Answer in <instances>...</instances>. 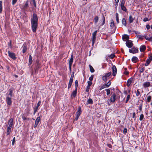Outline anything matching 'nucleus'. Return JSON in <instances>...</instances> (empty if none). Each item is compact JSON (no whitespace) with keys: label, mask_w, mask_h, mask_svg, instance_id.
Here are the masks:
<instances>
[{"label":"nucleus","mask_w":152,"mask_h":152,"mask_svg":"<svg viewBox=\"0 0 152 152\" xmlns=\"http://www.w3.org/2000/svg\"><path fill=\"white\" fill-rule=\"evenodd\" d=\"M31 22L32 31L35 33L36 31L38 24V17L37 14L35 13L33 14L31 19Z\"/></svg>","instance_id":"nucleus-1"},{"label":"nucleus","mask_w":152,"mask_h":152,"mask_svg":"<svg viewBox=\"0 0 152 152\" xmlns=\"http://www.w3.org/2000/svg\"><path fill=\"white\" fill-rule=\"evenodd\" d=\"M14 91V88H11L9 90V93L6 94L7 96L6 98V102L8 107L10 106L12 104V98L13 96V93Z\"/></svg>","instance_id":"nucleus-2"},{"label":"nucleus","mask_w":152,"mask_h":152,"mask_svg":"<svg viewBox=\"0 0 152 152\" xmlns=\"http://www.w3.org/2000/svg\"><path fill=\"white\" fill-rule=\"evenodd\" d=\"M116 94L117 93H115V92H111V96L110 98V101L111 102L114 103L115 102L116 99Z\"/></svg>","instance_id":"nucleus-3"},{"label":"nucleus","mask_w":152,"mask_h":152,"mask_svg":"<svg viewBox=\"0 0 152 152\" xmlns=\"http://www.w3.org/2000/svg\"><path fill=\"white\" fill-rule=\"evenodd\" d=\"M82 113L81 108L80 107H78V110L76 113V117L75 118L76 121H77L78 119V118L79 117L80 114Z\"/></svg>","instance_id":"nucleus-4"},{"label":"nucleus","mask_w":152,"mask_h":152,"mask_svg":"<svg viewBox=\"0 0 152 152\" xmlns=\"http://www.w3.org/2000/svg\"><path fill=\"white\" fill-rule=\"evenodd\" d=\"M8 53L9 56L13 60H16L17 58V57H16L14 53L11 52L10 51H8Z\"/></svg>","instance_id":"nucleus-5"},{"label":"nucleus","mask_w":152,"mask_h":152,"mask_svg":"<svg viewBox=\"0 0 152 152\" xmlns=\"http://www.w3.org/2000/svg\"><path fill=\"white\" fill-rule=\"evenodd\" d=\"M129 51L130 53L134 54L137 53L139 51V50L138 48L134 47L132 48L131 49H129Z\"/></svg>","instance_id":"nucleus-6"},{"label":"nucleus","mask_w":152,"mask_h":152,"mask_svg":"<svg viewBox=\"0 0 152 152\" xmlns=\"http://www.w3.org/2000/svg\"><path fill=\"white\" fill-rule=\"evenodd\" d=\"M28 0H27L25 2V3L22 6V8L23 10L24 11H26L27 9L29 7L28 5Z\"/></svg>","instance_id":"nucleus-7"},{"label":"nucleus","mask_w":152,"mask_h":152,"mask_svg":"<svg viewBox=\"0 0 152 152\" xmlns=\"http://www.w3.org/2000/svg\"><path fill=\"white\" fill-rule=\"evenodd\" d=\"M126 44V46L129 48L132 47L133 45V43L130 40H127Z\"/></svg>","instance_id":"nucleus-8"},{"label":"nucleus","mask_w":152,"mask_h":152,"mask_svg":"<svg viewBox=\"0 0 152 152\" xmlns=\"http://www.w3.org/2000/svg\"><path fill=\"white\" fill-rule=\"evenodd\" d=\"M113 71L112 75L113 76H115L116 75L117 72V69L115 65H113L112 67Z\"/></svg>","instance_id":"nucleus-9"},{"label":"nucleus","mask_w":152,"mask_h":152,"mask_svg":"<svg viewBox=\"0 0 152 152\" xmlns=\"http://www.w3.org/2000/svg\"><path fill=\"white\" fill-rule=\"evenodd\" d=\"M151 86L150 83L148 81H146L144 82L142 86L145 88L149 87Z\"/></svg>","instance_id":"nucleus-10"},{"label":"nucleus","mask_w":152,"mask_h":152,"mask_svg":"<svg viewBox=\"0 0 152 152\" xmlns=\"http://www.w3.org/2000/svg\"><path fill=\"white\" fill-rule=\"evenodd\" d=\"M22 48H23L22 53H24L26 52L28 49L27 45L26 43H24Z\"/></svg>","instance_id":"nucleus-11"},{"label":"nucleus","mask_w":152,"mask_h":152,"mask_svg":"<svg viewBox=\"0 0 152 152\" xmlns=\"http://www.w3.org/2000/svg\"><path fill=\"white\" fill-rule=\"evenodd\" d=\"M77 89L75 88V90L73 91L71 94V97L72 99L75 98L77 95Z\"/></svg>","instance_id":"nucleus-12"},{"label":"nucleus","mask_w":152,"mask_h":152,"mask_svg":"<svg viewBox=\"0 0 152 152\" xmlns=\"http://www.w3.org/2000/svg\"><path fill=\"white\" fill-rule=\"evenodd\" d=\"M134 79V78L133 77H131L128 80L127 84V86L128 87H129L131 86Z\"/></svg>","instance_id":"nucleus-13"},{"label":"nucleus","mask_w":152,"mask_h":152,"mask_svg":"<svg viewBox=\"0 0 152 152\" xmlns=\"http://www.w3.org/2000/svg\"><path fill=\"white\" fill-rule=\"evenodd\" d=\"M41 118L40 117L37 118L35 121L34 127L35 128L37 127L38 125L39 122L40 121Z\"/></svg>","instance_id":"nucleus-14"},{"label":"nucleus","mask_w":152,"mask_h":152,"mask_svg":"<svg viewBox=\"0 0 152 152\" xmlns=\"http://www.w3.org/2000/svg\"><path fill=\"white\" fill-rule=\"evenodd\" d=\"M13 119L12 118H10L9 120L8 121V125H9L8 126L13 127Z\"/></svg>","instance_id":"nucleus-15"},{"label":"nucleus","mask_w":152,"mask_h":152,"mask_svg":"<svg viewBox=\"0 0 152 152\" xmlns=\"http://www.w3.org/2000/svg\"><path fill=\"white\" fill-rule=\"evenodd\" d=\"M12 127L7 126L6 130V134L7 136L9 135L11 132V129Z\"/></svg>","instance_id":"nucleus-16"},{"label":"nucleus","mask_w":152,"mask_h":152,"mask_svg":"<svg viewBox=\"0 0 152 152\" xmlns=\"http://www.w3.org/2000/svg\"><path fill=\"white\" fill-rule=\"evenodd\" d=\"M132 61L134 63H136L139 61V60L137 57L134 56L132 58Z\"/></svg>","instance_id":"nucleus-17"},{"label":"nucleus","mask_w":152,"mask_h":152,"mask_svg":"<svg viewBox=\"0 0 152 152\" xmlns=\"http://www.w3.org/2000/svg\"><path fill=\"white\" fill-rule=\"evenodd\" d=\"M152 99V97L151 95L146 96V102L148 103H149L151 102Z\"/></svg>","instance_id":"nucleus-18"},{"label":"nucleus","mask_w":152,"mask_h":152,"mask_svg":"<svg viewBox=\"0 0 152 152\" xmlns=\"http://www.w3.org/2000/svg\"><path fill=\"white\" fill-rule=\"evenodd\" d=\"M140 50L141 52L144 51L146 50V46L145 45H142L140 47Z\"/></svg>","instance_id":"nucleus-19"},{"label":"nucleus","mask_w":152,"mask_h":152,"mask_svg":"<svg viewBox=\"0 0 152 152\" xmlns=\"http://www.w3.org/2000/svg\"><path fill=\"white\" fill-rule=\"evenodd\" d=\"M41 68V66L40 64L38 62H37V65L36 66V68L35 69V72L36 73L38 71V69Z\"/></svg>","instance_id":"nucleus-20"},{"label":"nucleus","mask_w":152,"mask_h":152,"mask_svg":"<svg viewBox=\"0 0 152 152\" xmlns=\"http://www.w3.org/2000/svg\"><path fill=\"white\" fill-rule=\"evenodd\" d=\"M122 39L124 41H125V40H128L129 39V37L128 35L124 34L122 36Z\"/></svg>","instance_id":"nucleus-21"},{"label":"nucleus","mask_w":152,"mask_h":152,"mask_svg":"<svg viewBox=\"0 0 152 152\" xmlns=\"http://www.w3.org/2000/svg\"><path fill=\"white\" fill-rule=\"evenodd\" d=\"M111 29H113L115 26V25L113 20H111V22L110 23Z\"/></svg>","instance_id":"nucleus-22"},{"label":"nucleus","mask_w":152,"mask_h":152,"mask_svg":"<svg viewBox=\"0 0 152 152\" xmlns=\"http://www.w3.org/2000/svg\"><path fill=\"white\" fill-rule=\"evenodd\" d=\"M102 22L101 24L100 25V26H103L105 23V17L104 15H103L102 16Z\"/></svg>","instance_id":"nucleus-23"},{"label":"nucleus","mask_w":152,"mask_h":152,"mask_svg":"<svg viewBox=\"0 0 152 152\" xmlns=\"http://www.w3.org/2000/svg\"><path fill=\"white\" fill-rule=\"evenodd\" d=\"M135 93H136V96H141V94H140L139 91V89H138L137 90V91H135Z\"/></svg>","instance_id":"nucleus-24"},{"label":"nucleus","mask_w":152,"mask_h":152,"mask_svg":"<svg viewBox=\"0 0 152 152\" xmlns=\"http://www.w3.org/2000/svg\"><path fill=\"white\" fill-rule=\"evenodd\" d=\"M29 65H31L32 62V57L31 55H30L28 59Z\"/></svg>","instance_id":"nucleus-25"},{"label":"nucleus","mask_w":152,"mask_h":152,"mask_svg":"<svg viewBox=\"0 0 152 152\" xmlns=\"http://www.w3.org/2000/svg\"><path fill=\"white\" fill-rule=\"evenodd\" d=\"M73 62V55L71 56V58L69 60V65H72Z\"/></svg>","instance_id":"nucleus-26"},{"label":"nucleus","mask_w":152,"mask_h":152,"mask_svg":"<svg viewBox=\"0 0 152 152\" xmlns=\"http://www.w3.org/2000/svg\"><path fill=\"white\" fill-rule=\"evenodd\" d=\"M151 61L149 60V59L148 58L147 60H146V62L145 63V66H148L150 64L151 62Z\"/></svg>","instance_id":"nucleus-27"},{"label":"nucleus","mask_w":152,"mask_h":152,"mask_svg":"<svg viewBox=\"0 0 152 152\" xmlns=\"http://www.w3.org/2000/svg\"><path fill=\"white\" fill-rule=\"evenodd\" d=\"M122 24L125 26H126V19L125 18H123L122 20Z\"/></svg>","instance_id":"nucleus-28"},{"label":"nucleus","mask_w":152,"mask_h":152,"mask_svg":"<svg viewBox=\"0 0 152 152\" xmlns=\"http://www.w3.org/2000/svg\"><path fill=\"white\" fill-rule=\"evenodd\" d=\"M97 32V31H96L93 33L92 39H96V36Z\"/></svg>","instance_id":"nucleus-29"},{"label":"nucleus","mask_w":152,"mask_h":152,"mask_svg":"<svg viewBox=\"0 0 152 152\" xmlns=\"http://www.w3.org/2000/svg\"><path fill=\"white\" fill-rule=\"evenodd\" d=\"M94 23L95 24H96L98 22L99 20V17L98 16H96L94 18Z\"/></svg>","instance_id":"nucleus-30"},{"label":"nucleus","mask_w":152,"mask_h":152,"mask_svg":"<svg viewBox=\"0 0 152 152\" xmlns=\"http://www.w3.org/2000/svg\"><path fill=\"white\" fill-rule=\"evenodd\" d=\"M134 18H132V16L131 15H130L129 17V23H132L134 20Z\"/></svg>","instance_id":"nucleus-31"},{"label":"nucleus","mask_w":152,"mask_h":152,"mask_svg":"<svg viewBox=\"0 0 152 152\" xmlns=\"http://www.w3.org/2000/svg\"><path fill=\"white\" fill-rule=\"evenodd\" d=\"M89 66L90 68V72L92 73L94 72L95 71V70L93 67L91 65L89 64Z\"/></svg>","instance_id":"nucleus-32"},{"label":"nucleus","mask_w":152,"mask_h":152,"mask_svg":"<svg viewBox=\"0 0 152 152\" xmlns=\"http://www.w3.org/2000/svg\"><path fill=\"white\" fill-rule=\"evenodd\" d=\"M21 115H22V118L23 120H29L30 119V118H29L26 117L24 114H23Z\"/></svg>","instance_id":"nucleus-33"},{"label":"nucleus","mask_w":152,"mask_h":152,"mask_svg":"<svg viewBox=\"0 0 152 152\" xmlns=\"http://www.w3.org/2000/svg\"><path fill=\"white\" fill-rule=\"evenodd\" d=\"M115 16H116V22L117 23H119V17L118 15V13H116L115 14Z\"/></svg>","instance_id":"nucleus-34"},{"label":"nucleus","mask_w":152,"mask_h":152,"mask_svg":"<svg viewBox=\"0 0 152 152\" xmlns=\"http://www.w3.org/2000/svg\"><path fill=\"white\" fill-rule=\"evenodd\" d=\"M87 102L89 104H92L93 103V102L92 99L91 98H89L87 101Z\"/></svg>","instance_id":"nucleus-35"},{"label":"nucleus","mask_w":152,"mask_h":152,"mask_svg":"<svg viewBox=\"0 0 152 152\" xmlns=\"http://www.w3.org/2000/svg\"><path fill=\"white\" fill-rule=\"evenodd\" d=\"M105 91H106L107 92V95H108L110 93V88L106 89L105 90Z\"/></svg>","instance_id":"nucleus-36"},{"label":"nucleus","mask_w":152,"mask_h":152,"mask_svg":"<svg viewBox=\"0 0 152 152\" xmlns=\"http://www.w3.org/2000/svg\"><path fill=\"white\" fill-rule=\"evenodd\" d=\"M2 2L1 1H0V13L2 12Z\"/></svg>","instance_id":"nucleus-37"},{"label":"nucleus","mask_w":152,"mask_h":152,"mask_svg":"<svg viewBox=\"0 0 152 152\" xmlns=\"http://www.w3.org/2000/svg\"><path fill=\"white\" fill-rule=\"evenodd\" d=\"M102 79L105 82H106L107 80V77H106L105 75H104L102 76Z\"/></svg>","instance_id":"nucleus-38"},{"label":"nucleus","mask_w":152,"mask_h":152,"mask_svg":"<svg viewBox=\"0 0 152 152\" xmlns=\"http://www.w3.org/2000/svg\"><path fill=\"white\" fill-rule=\"evenodd\" d=\"M144 115L143 114H141L140 115V118H139V120L140 121H142L143 120V119H144Z\"/></svg>","instance_id":"nucleus-39"},{"label":"nucleus","mask_w":152,"mask_h":152,"mask_svg":"<svg viewBox=\"0 0 152 152\" xmlns=\"http://www.w3.org/2000/svg\"><path fill=\"white\" fill-rule=\"evenodd\" d=\"M130 94L128 95L126 98V100L125 101V103H126L128 102V101L129 100L130 98Z\"/></svg>","instance_id":"nucleus-40"},{"label":"nucleus","mask_w":152,"mask_h":152,"mask_svg":"<svg viewBox=\"0 0 152 152\" xmlns=\"http://www.w3.org/2000/svg\"><path fill=\"white\" fill-rule=\"evenodd\" d=\"M8 46H9L10 48H12V40H10L9 42L8 43Z\"/></svg>","instance_id":"nucleus-41"},{"label":"nucleus","mask_w":152,"mask_h":152,"mask_svg":"<svg viewBox=\"0 0 152 152\" xmlns=\"http://www.w3.org/2000/svg\"><path fill=\"white\" fill-rule=\"evenodd\" d=\"M75 88L77 89L78 86V81L77 80H76L75 81Z\"/></svg>","instance_id":"nucleus-42"},{"label":"nucleus","mask_w":152,"mask_h":152,"mask_svg":"<svg viewBox=\"0 0 152 152\" xmlns=\"http://www.w3.org/2000/svg\"><path fill=\"white\" fill-rule=\"evenodd\" d=\"M115 56V55L114 53L111 54L110 56H108V57H109L111 59L113 58Z\"/></svg>","instance_id":"nucleus-43"},{"label":"nucleus","mask_w":152,"mask_h":152,"mask_svg":"<svg viewBox=\"0 0 152 152\" xmlns=\"http://www.w3.org/2000/svg\"><path fill=\"white\" fill-rule=\"evenodd\" d=\"M137 37L139 39H142L144 38V36H142L141 35H138L137 36Z\"/></svg>","instance_id":"nucleus-44"},{"label":"nucleus","mask_w":152,"mask_h":152,"mask_svg":"<svg viewBox=\"0 0 152 152\" xmlns=\"http://www.w3.org/2000/svg\"><path fill=\"white\" fill-rule=\"evenodd\" d=\"M121 10H123L125 12H126L127 9L125 6H122V7H121Z\"/></svg>","instance_id":"nucleus-45"},{"label":"nucleus","mask_w":152,"mask_h":152,"mask_svg":"<svg viewBox=\"0 0 152 152\" xmlns=\"http://www.w3.org/2000/svg\"><path fill=\"white\" fill-rule=\"evenodd\" d=\"M145 70V67L142 66V67L140 70V73L143 72Z\"/></svg>","instance_id":"nucleus-46"},{"label":"nucleus","mask_w":152,"mask_h":152,"mask_svg":"<svg viewBox=\"0 0 152 152\" xmlns=\"http://www.w3.org/2000/svg\"><path fill=\"white\" fill-rule=\"evenodd\" d=\"M15 141H16L15 140V137H13V139L12 143V146L14 145V144L15 143Z\"/></svg>","instance_id":"nucleus-47"},{"label":"nucleus","mask_w":152,"mask_h":152,"mask_svg":"<svg viewBox=\"0 0 152 152\" xmlns=\"http://www.w3.org/2000/svg\"><path fill=\"white\" fill-rule=\"evenodd\" d=\"M125 3V1L124 0H122V1H121V7H122V6H124V3Z\"/></svg>","instance_id":"nucleus-48"},{"label":"nucleus","mask_w":152,"mask_h":152,"mask_svg":"<svg viewBox=\"0 0 152 152\" xmlns=\"http://www.w3.org/2000/svg\"><path fill=\"white\" fill-rule=\"evenodd\" d=\"M88 85L87 86L90 87V86L92 84V82L91 81H88L87 82Z\"/></svg>","instance_id":"nucleus-49"},{"label":"nucleus","mask_w":152,"mask_h":152,"mask_svg":"<svg viewBox=\"0 0 152 152\" xmlns=\"http://www.w3.org/2000/svg\"><path fill=\"white\" fill-rule=\"evenodd\" d=\"M142 103H141L139 107V109L140 111H142Z\"/></svg>","instance_id":"nucleus-50"},{"label":"nucleus","mask_w":152,"mask_h":152,"mask_svg":"<svg viewBox=\"0 0 152 152\" xmlns=\"http://www.w3.org/2000/svg\"><path fill=\"white\" fill-rule=\"evenodd\" d=\"M111 82L110 81H109L107 83H106V86H107V87H109L111 85Z\"/></svg>","instance_id":"nucleus-51"},{"label":"nucleus","mask_w":152,"mask_h":152,"mask_svg":"<svg viewBox=\"0 0 152 152\" xmlns=\"http://www.w3.org/2000/svg\"><path fill=\"white\" fill-rule=\"evenodd\" d=\"M94 75H91V76L89 77V81H92L93 79Z\"/></svg>","instance_id":"nucleus-52"},{"label":"nucleus","mask_w":152,"mask_h":152,"mask_svg":"<svg viewBox=\"0 0 152 152\" xmlns=\"http://www.w3.org/2000/svg\"><path fill=\"white\" fill-rule=\"evenodd\" d=\"M111 74V72H109L105 74V75L106 77H110Z\"/></svg>","instance_id":"nucleus-53"},{"label":"nucleus","mask_w":152,"mask_h":152,"mask_svg":"<svg viewBox=\"0 0 152 152\" xmlns=\"http://www.w3.org/2000/svg\"><path fill=\"white\" fill-rule=\"evenodd\" d=\"M144 38L147 40L150 41V37L149 38L147 35H144Z\"/></svg>","instance_id":"nucleus-54"},{"label":"nucleus","mask_w":152,"mask_h":152,"mask_svg":"<svg viewBox=\"0 0 152 152\" xmlns=\"http://www.w3.org/2000/svg\"><path fill=\"white\" fill-rule=\"evenodd\" d=\"M127 128H125L123 130V133L124 134H126L127 133Z\"/></svg>","instance_id":"nucleus-55"},{"label":"nucleus","mask_w":152,"mask_h":152,"mask_svg":"<svg viewBox=\"0 0 152 152\" xmlns=\"http://www.w3.org/2000/svg\"><path fill=\"white\" fill-rule=\"evenodd\" d=\"M90 88V87L87 86H86V92H88L89 91V89Z\"/></svg>","instance_id":"nucleus-56"},{"label":"nucleus","mask_w":152,"mask_h":152,"mask_svg":"<svg viewBox=\"0 0 152 152\" xmlns=\"http://www.w3.org/2000/svg\"><path fill=\"white\" fill-rule=\"evenodd\" d=\"M32 0L33 4H34V7H37L36 3V2L35 0Z\"/></svg>","instance_id":"nucleus-57"},{"label":"nucleus","mask_w":152,"mask_h":152,"mask_svg":"<svg viewBox=\"0 0 152 152\" xmlns=\"http://www.w3.org/2000/svg\"><path fill=\"white\" fill-rule=\"evenodd\" d=\"M34 111L33 113V115H34L36 113V112H37L38 109H36V108H35V107H34Z\"/></svg>","instance_id":"nucleus-58"},{"label":"nucleus","mask_w":152,"mask_h":152,"mask_svg":"<svg viewBox=\"0 0 152 152\" xmlns=\"http://www.w3.org/2000/svg\"><path fill=\"white\" fill-rule=\"evenodd\" d=\"M17 0H12V4L14 5L17 2Z\"/></svg>","instance_id":"nucleus-59"},{"label":"nucleus","mask_w":152,"mask_h":152,"mask_svg":"<svg viewBox=\"0 0 152 152\" xmlns=\"http://www.w3.org/2000/svg\"><path fill=\"white\" fill-rule=\"evenodd\" d=\"M148 58L151 61H152V54L150 55H149V57Z\"/></svg>","instance_id":"nucleus-60"},{"label":"nucleus","mask_w":152,"mask_h":152,"mask_svg":"<svg viewBox=\"0 0 152 152\" xmlns=\"http://www.w3.org/2000/svg\"><path fill=\"white\" fill-rule=\"evenodd\" d=\"M149 20H149L147 18H144V19H143V21L144 22H146L147 21H148Z\"/></svg>","instance_id":"nucleus-61"},{"label":"nucleus","mask_w":152,"mask_h":152,"mask_svg":"<svg viewBox=\"0 0 152 152\" xmlns=\"http://www.w3.org/2000/svg\"><path fill=\"white\" fill-rule=\"evenodd\" d=\"M74 77V72H73L72 73V74L71 77H70V79H73Z\"/></svg>","instance_id":"nucleus-62"},{"label":"nucleus","mask_w":152,"mask_h":152,"mask_svg":"<svg viewBox=\"0 0 152 152\" xmlns=\"http://www.w3.org/2000/svg\"><path fill=\"white\" fill-rule=\"evenodd\" d=\"M135 112H134L133 113L132 118H134L135 120L136 119V117H135Z\"/></svg>","instance_id":"nucleus-63"},{"label":"nucleus","mask_w":152,"mask_h":152,"mask_svg":"<svg viewBox=\"0 0 152 152\" xmlns=\"http://www.w3.org/2000/svg\"><path fill=\"white\" fill-rule=\"evenodd\" d=\"M107 145L110 148H113L112 146L110 144H107Z\"/></svg>","instance_id":"nucleus-64"}]
</instances>
